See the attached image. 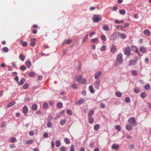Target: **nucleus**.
<instances>
[{"mask_svg":"<svg viewBox=\"0 0 151 151\" xmlns=\"http://www.w3.org/2000/svg\"><path fill=\"white\" fill-rule=\"evenodd\" d=\"M145 63H147V62H148L149 61V58L146 57L145 59Z\"/></svg>","mask_w":151,"mask_h":151,"instance_id":"774afa93","label":"nucleus"},{"mask_svg":"<svg viewBox=\"0 0 151 151\" xmlns=\"http://www.w3.org/2000/svg\"><path fill=\"white\" fill-rule=\"evenodd\" d=\"M115 128L118 131H120L121 129V127L119 125H116L115 127Z\"/></svg>","mask_w":151,"mask_h":151,"instance_id":"3c124183","label":"nucleus"},{"mask_svg":"<svg viewBox=\"0 0 151 151\" xmlns=\"http://www.w3.org/2000/svg\"><path fill=\"white\" fill-rule=\"evenodd\" d=\"M19 58L20 60L23 61L25 59V57L23 54H20L19 56Z\"/></svg>","mask_w":151,"mask_h":151,"instance_id":"c85d7f7f","label":"nucleus"},{"mask_svg":"<svg viewBox=\"0 0 151 151\" xmlns=\"http://www.w3.org/2000/svg\"><path fill=\"white\" fill-rule=\"evenodd\" d=\"M101 71H99L96 73L95 74V78L96 79H98V78L100 76L101 74Z\"/></svg>","mask_w":151,"mask_h":151,"instance_id":"6e6552de","label":"nucleus"},{"mask_svg":"<svg viewBox=\"0 0 151 151\" xmlns=\"http://www.w3.org/2000/svg\"><path fill=\"white\" fill-rule=\"evenodd\" d=\"M56 146L57 147H59L61 145L60 142L59 140H58L56 141Z\"/></svg>","mask_w":151,"mask_h":151,"instance_id":"cd10ccee","label":"nucleus"},{"mask_svg":"<svg viewBox=\"0 0 151 151\" xmlns=\"http://www.w3.org/2000/svg\"><path fill=\"white\" fill-rule=\"evenodd\" d=\"M126 129L128 131H131L132 129L131 125H127L126 126Z\"/></svg>","mask_w":151,"mask_h":151,"instance_id":"a211bd4d","label":"nucleus"},{"mask_svg":"<svg viewBox=\"0 0 151 151\" xmlns=\"http://www.w3.org/2000/svg\"><path fill=\"white\" fill-rule=\"evenodd\" d=\"M84 101V99L83 98H82L78 101L75 102L74 104L76 105H80L83 103Z\"/></svg>","mask_w":151,"mask_h":151,"instance_id":"0eeeda50","label":"nucleus"},{"mask_svg":"<svg viewBox=\"0 0 151 151\" xmlns=\"http://www.w3.org/2000/svg\"><path fill=\"white\" fill-rule=\"evenodd\" d=\"M140 50L142 53H145L147 52L146 48L143 47H141L140 48Z\"/></svg>","mask_w":151,"mask_h":151,"instance_id":"4468645a","label":"nucleus"},{"mask_svg":"<svg viewBox=\"0 0 151 151\" xmlns=\"http://www.w3.org/2000/svg\"><path fill=\"white\" fill-rule=\"evenodd\" d=\"M100 126L99 124H97L94 126V129L95 130H98L100 128Z\"/></svg>","mask_w":151,"mask_h":151,"instance_id":"aec40b11","label":"nucleus"},{"mask_svg":"<svg viewBox=\"0 0 151 151\" xmlns=\"http://www.w3.org/2000/svg\"><path fill=\"white\" fill-rule=\"evenodd\" d=\"M82 77L81 76H79L78 77L76 78V81L80 83L81 80H82Z\"/></svg>","mask_w":151,"mask_h":151,"instance_id":"2f4dec72","label":"nucleus"},{"mask_svg":"<svg viewBox=\"0 0 151 151\" xmlns=\"http://www.w3.org/2000/svg\"><path fill=\"white\" fill-rule=\"evenodd\" d=\"M115 22L117 24H120L124 22L123 20L119 21L118 20H115Z\"/></svg>","mask_w":151,"mask_h":151,"instance_id":"8fccbe9b","label":"nucleus"},{"mask_svg":"<svg viewBox=\"0 0 151 151\" xmlns=\"http://www.w3.org/2000/svg\"><path fill=\"white\" fill-rule=\"evenodd\" d=\"M86 92L85 91H83L82 92V94L84 96H86Z\"/></svg>","mask_w":151,"mask_h":151,"instance_id":"338daca9","label":"nucleus"},{"mask_svg":"<svg viewBox=\"0 0 151 151\" xmlns=\"http://www.w3.org/2000/svg\"><path fill=\"white\" fill-rule=\"evenodd\" d=\"M119 13L122 15L126 13V12L124 10H120L119 11Z\"/></svg>","mask_w":151,"mask_h":151,"instance_id":"a19ab883","label":"nucleus"},{"mask_svg":"<svg viewBox=\"0 0 151 151\" xmlns=\"http://www.w3.org/2000/svg\"><path fill=\"white\" fill-rule=\"evenodd\" d=\"M20 43L22 45L23 47H25L27 45V43L26 42H23V40H21L20 41Z\"/></svg>","mask_w":151,"mask_h":151,"instance_id":"412c9836","label":"nucleus"},{"mask_svg":"<svg viewBox=\"0 0 151 151\" xmlns=\"http://www.w3.org/2000/svg\"><path fill=\"white\" fill-rule=\"evenodd\" d=\"M3 51L5 52H7L9 51L8 48L6 47H4L2 49Z\"/></svg>","mask_w":151,"mask_h":151,"instance_id":"79ce46f5","label":"nucleus"},{"mask_svg":"<svg viewBox=\"0 0 151 151\" xmlns=\"http://www.w3.org/2000/svg\"><path fill=\"white\" fill-rule=\"evenodd\" d=\"M20 69L21 70L24 71L26 69V68L24 66L22 65Z\"/></svg>","mask_w":151,"mask_h":151,"instance_id":"4d7b16f0","label":"nucleus"},{"mask_svg":"<svg viewBox=\"0 0 151 151\" xmlns=\"http://www.w3.org/2000/svg\"><path fill=\"white\" fill-rule=\"evenodd\" d=\"M103 29L105 31H108L109 29V28L107 25H104L103 27Z\"/></svg>","mask_w":151,"mask_h":151,"instance_id":"a878e982","label":"nucleus"},{"mask_svg":"<svg viewBox=\"0 0 151 151\" xmlns=\"http://www.w3.org/2000/svg\"><path fill=\"white\" fill-rule=\"evenodd\" d=\"M64 141L66 143L68 144L70 143V141L69 139L68 138H66L64 139Z\"/></svg>","mask_w":151,"mask_h":151,"instance_id":"f704fd0d","label":"nucleus"},{"mask_svg":"<svg viewBox=\"0 0 151 151\" xmlns=\"http://www.w3.org/2000/svg\"><path fill=\"white\" fill-rule=\"evenodd\" d=\"M22 111L23 113L26 114L28 112V109L26 106H24L22 109Z\"/></svg>","mask_w":151,"mask_h":151,"instance_id":"1a4fd4ad","label":"nucleus"},{"mask_svg":"<svg viewBox=\"0 0 151 151\" xmlns=\"http://www.w3.org/2000/svg\"><path fill=\"white\" fill-rule=\"evenodd\" d=\"M132 49L134 51H136L137 53L139 52L138 49L135 46H133L132 47Z\"/></svg>","mask_w":151,"mask_h":151,"instance_id":"c756f323","label":"nucleus"},{"mask_svg":"<svg viewBox=\"0 0 151 151\" xmlns=\"http://www.w3.org/2000/svg\"><path fill=\"white\" fill-rule=\"evenodd\" d=\"M33 140L32 139H29L26 142V143L28 144H30L33 142Z\"/></svg>","mask_w":151,"mask_h":151,"instance_id":"a18cd8bd","label":"nucleus"},{"mask_svg":"<svg viewBox=\"0 0 151 151\" xmlns=\"http://www.w3.org/2000/svg\"><path fill=\"white\" fill-rule=\"evenodd\" d=\"M43 137L44 138H47L48 137V134L47 133H45L44 134Z\"/></svg>","mask_w":151,"mask_h":151,"instance_id":"13d9d810","label":"nucleus"},{"mask_svg":"<svg viewBox=\"0 0 151 151\" xmlns=\"http://www.w3.org/2000/svg\"><path fill=\"white\" fill-rule=\"evenodd\" d=\"M144 33L147 36H149L151 35L150 32L147 29H145L144 30Z\"/></svg>","mask_w":151,"mask_h":151,"instance_id":"9b49d317","label":"nucleus"},{"mask_svg":"<svg viewBox=\"0 0 151 151\" xmlns=\"http://www.w3.org/2000/svg\"><path fill=\"white\" fill-rule=\"evenodd\" d=\"M72 87L73 88H76L77 87V85L75 84H72Z\"/></svg>","mask_w":151,"mask_h":151,"instance_id":"0e129e2a","label":"nucleus"},{"mask_svg":"<svg viewBox=\"0 0 151 151\" xmlns=\"http://www.w3.org/2000/svg\"><path fill=\"white\" fill-rule=\"evenodd\" d=\"M116 95L118 97H120L122 96V93L119 91L115 93Z\"/></svg>","mask_w":151,"mask_h":151,"instance_id":"c9c22d12","label":"nucleus"},{"mask_svg":"<svg viewBox=\"0 0 151 151\" xmlns=\"http://www.w3.org/2000/svg\"><path fill=\"white\" fill-rule=\"evenodd\" d=\"M65 148L64 146H62L60 148L61 151H65Z\"/></svg>","mask_w":151,"mask_h":151,"instance_id":"69168bd1","label":"nucleus"},{"mask_svg":"<svg viewBox=\"0 0 151 151\" xmlns=\"http://www.w3.org/2000/svg\"><path fill=\"white\" fill-rule=\"evenodd\" d=\"M122 55L121 53L118 54L117 57V61L119 63H121L122 61Z\"/></svg>","mask_w":151,"mask_h":151,"instance_id":"39448f33","label":"nucleus"},{"mask_svg":"<svg viewBox=\"0 0 151 151\" xmlns=\"http://www.w3.org/2000/svg\"><path fill=\"white\" fill-rule=\"evenodd\" d=\"M66 121L65 120H62L60 122V124L61 125H63L65 123Z\"/></svg>","mask_w":151,"mask_h":151,"instance_id":"6e6d98bb","label":"nucleus"},{"mask_svg":"<svg viewBox=\"0 0 151 151\" xmlns=\"http://www.w3.org/2000/svg\"><path fill=\"white\" fill-rule=\"evenodd\" d=\"M35 76V72H30L29 74V77H33Z\"/></svg>","mask_w":151,"mask_h":151,"instance_id":"e433bc0d","label":"nucleus"},{"mask_svg":"<svg viewBox=\"0 0 151 151\" xmlns=\"http://www.w3.org/2000/svg\"><path fill=\"white\" fill-rule=\"evenodd\" d=\"M10 147L11 148H14L16 147V146L14 144L10 145Z\"/></svg>","mask_w":151,"mask_h":151,"instance_id":"e2e57ef3","label":"nucleus"},{"mask_svg":"<svg viewBox=\"0 0 151 151\" xmlns=\"http://www.w3.org/2000/svg\"><path fill=\"white\" fill-rule=\"evenodd\" d=\"M47 126L48 128H50L52 127V123L49 121H48L47 123Z\"/></svg>","mask_w":151,"mask_h":151,"instance_id":"ea45409f","label":"nucleus"},{"mask_svg":"<svg viewBox=\"0 0 151 151\" xmlns=\"http://www.w3.org/2000/svg\"><path fill=\"white\" fill-rule=\"evenodd\" d=\"M138 58H137L135 60H131L129 62V65H134L136 64Z\"/></svg>","mask_w":151,"mask_h":151,"instance_id":"7ed1b4c3","label":"nucleus"},{"mask_svg":"<svg viewBox=\"0 0 151 151\" xmlns=\"http://www.w3.org/2000/svg\"><path fill=\"white\" fill-rule=\"evenodd\" d=\"M36 41V40L35 38H33L31 39V43L30 44L31 46H34L35 45V42Z\"/></svg>","mask_w":151,"mask_h":151,"instance_id":"f8f14e48","label":"nucleus"},{"mask_svg":"<svg viewBox=\"0 0 151 151\" xmlns=\"http://www.w3.org/2000/svg\"><path fill=\"white\" fill-rule=\"evenodd\" d=\"M144 88L146 90H148L151 89V87L149 84H147L145 85V86Z\"/></svg>","mask_w":151,"mask_h":151,"instance_id":"b1692460","label":"nucleus"},{"mask_svg":"<svg viewBox=\"0 0 151 151\" xmlns=\"http://www.w3.org/2000/svg\"><path fill=\"white\" fill-rule=\"evenodd\" d=\"M100 83V80L99 79L96 81L94 82V86L95 88L98 89Z\"/></svg>","mask_w":151,"mask_h":151,"instance_id":"423d86ee","label":"nucleus"},{"mask_svg":"<svg viewBox=\"0 0 151 151\" xmlns=\"http://www.w3.org/2000/svg\"><path fill=\"white\" fill-rule=\"evenodd\" d=\"M11 140L12 142L14 143L16 141V139L15 137H12L11 139Z\"/></svg>","mask_w":151,"mask_h":151,"instance_id":"de8ad7c7","label":"nucleus"},{"mask_svg":"<svg viewBox=\"0 0 151 151\" xmlns=\"http://www.w3.org/2000/svg\"><path fill=\"white\" fill-rule=\"evenodd\" d=\"M75 146L73 145H72L70 148V151H75Z\"/></svg>","mask_w":151,"mask_h":151,"instance_id":"c03bdc74","label":"nucleus"},{"mask_svg":"<svg viewBox=\"0 0 151 151\" xmlns=\"http://www.w3.org/2000/svg\"><path fill=\"white\" fill-rule=\"evenodd\" d=\"M25 81V79L23 78L21 79L19 82H18V85L19 86L22 85L23 84Z\"/></svg>","mask_w":151,"mask_h":151,"instance_id":"5701e85b","label":"nucleus"},{"mask_svg":"<svg viewBox=\"0 0 151 151\" xmlns=\"http://www.w3.org/2000/svg\"><path fill=\"white\" fill-rule=\"evenodd\" d=\"M29 87V84L28 83H25L23 86V88L24 89H26L28 88Z\"/></svg>","mask_w":151,"mask_h":151,"instance_id":"7c9ffc66","label":"nucleus"},{"mask_svg":"<svg viewBox=\"0 0 151 151\" xmlns=\"http://www.w3.org/2000/svg\"><path fill=\"white\" fill-rule=\"evenodd\" d=\"M43 106L44 109H47L48 107V104L47 103H44L43 104Z\"/></svg>","mask_w":151,"mask_h":151,"instance_id":"49530a36","label":"nucleus"},{"mask_svg":"<svg viewBox=\"0 0 151 151\" xmlns=\"http://www.w3.org/2000/svg\"><path fill=\"white\" fill-rule=\"evenodd\" d=\"M119 145H118L114 144L112 146V148L115 150H117L119 148Z\"/></svg>","mask_w":151,"mask_h":151,"instance_id":"6ab92c4d","label":"nucleus"},{"mask_svg":"<svg viewBox=\"0 0 151 151\" xmlns=\"http://www.w3.org/2000/svg\"><path fill=\"white\" fill-rule=\"evenodd\" d=\"M37 108V106L36 104H34L32 105L31 107V109L33 110H36Z\"/></svg>","mask_w":151,"mask_h":151,"instance_id":"f3484780","label":"nucleus"},{"mask_svg":"<svg viewBox=\"0 0 151 151\" xmlns=\"http://www.w3.org/2000/svg\"><path fill=\"white\" fill-rule=\"evenodd\" d=\"M86 83V80L85 79H82L80 83L85 84Z\"/></svg>","mask_w":151,"mask_h":151,"instance_id":"5fc2aeb1","label":"nucleus"},{"mask_svg":"<svg viewBox=\"0 0 151 151\" xmlns=\"http://www.w3.org/2000/svg\"><path fill=\"white\" fill-rule=\"evenodd\" d=\"M58 108H61L63 107V104L61 102L58 103L57 105Z\"/></svg>","mask_w":151,"mask_h":151,"instance_id":"37998d69","label":"nucleus"},{"mask_svg":"<svg viewBox=\"0 0 151 151\" xmlns=\"http://www.w3.org/2000/svg\"><path fill=\"white\" fill-rule=\"evenodd\" d=\"M94 111L93 110L90 109L89 110L88 113V117H91L93 115Z\"/></svg>","mask_w":151,"mask_h":151,"instance_id":"2eb2a0df","label":"nucleus"},{"mask_svg":"<svg viewBox=\"0 0 151 151\" xmlns=\"http://www.w3.org/2000/svg\"><path fill=\"white\" fill-rule=\"evenodd\" d=\"M101 38L102 40L104 41H105L106 40V38L105 36L104 35L101 36Z\"/></svg>","mask_w":151,"mask_h":151,"instance_id":"09e8293b","label":"nucleus"},{"mask_svg":"<svg viewBox=\"0 0 151 151\" xmlns=\"http://www.w3.org/2000/svg\"><path fill=\"white\" fill-rule=\"evenodd\" d=\"M131 52L130 48L129 47H126L124 51V54L125 55L129 56Z\"/></svg>","mask_w":151,"mask_h":151,"instance_id":"20e7f679","label":"nucleus"},{"mask_svg":"<svg viewBox=\"0 0 151 151\" xmlns=\"http://www.w3.org/2000/svg\"><path fill=\"white\" fill-rule=\"evenodd\" d=\"M25 64L27 66L28 68H30L32 65L31 62L29 60L26 61L25 62Z\"/></svg>","mask_w":151,"mask_h":151,"instance_id":"dca6fc26","label":"nucleus"},{"mask_svg":"<svg viewBox=\"0 0 151 151\" xmlns=\"http://www.w3.org/2000/svg\"><path fill=\"white\" fill-rule=\"evenodd\" d=\"M146 93L145 92L142 93L140 94V96L142 98H144L146 96Z\"/></svg>","mask_w":151,"mask_h":151,"instance_id":"473e14b6","label":"nucleus"},{"mask_svg":"<svg viewBox=\"0 0 151 151\" xmlns=\"http://www.w3.org/2000/svg\"><path fill=\"white\" fill-rule=\"evenodd\" d=\"M89 90L90 92L92 93H94V90L93 88V87L92 86H91L89 87Z\"/></svg>","mask_w":151,"mask_h":151,"instance_id":"393cba45","label":"nucleus"},{"mask_svg":"<svg viewBox=\"0 0 151 151\" xmlns=\"http://www.w3.org/2000/svg\"><path fill=\"white\" fill-rule=\"evenodd\" d=\"M88 36V35H86V36H85V37L84 39L83 40V42H82L83 43L84 42H85L87 40Z\"/></svg>","mask_w":151,"mask_h":151,"instance_id":"bf43d9fd","label":"nucleus"},{"mask_svg":"<svg viewBox=\"0 0 151 151\" xmlns=\"http://www.w3.org/2000/svg\"><path fill=\"white\" fill-rule=\"evenodd\" d=\"M116 47L114 45H112L111 48V52L112 53H114L116 51Z\"/></svg>","mask_w":151,"mask_h":151,"instance_id":"9d476101","label":"nucleus"},{"mask_svg":"<svg viewBox=\"0 0 151 151\" xmlns=\"http://www.w3.org/2000/svg\"><path fill=\"white\" fill-rule=\"evenodd\" d=\"M71 42V40L68 39V40H65L63 42V45H64L66 43L68 44H70Z\"/></svg>","mask_w":151,"mask_h":151,"instance_id":"4be33fe9","label":"nucleus"},{"mask_svg":"<svg viewBox=\"0 0 151 151\" xmlns=\"http://www.w3.org/2000/svg\"><path fill=\"white\" fill-rule=\"evenodd\" d=\"M128 122L132 125L135 126L137 125L136 119L135 117H133L129 118L128 120Z\"/></svg>","mask_w":151,"mask_h":151,"instance_id":"f03ea898","label":"nucleus"},{"mask_svg":"<svg viewBox=\"0 0 151 151\" xmlns=\"http://www.w3.org/2000/svg\"><path fill=\"white\" fill-rule=\"evenodd\" d=\"M106 49V46L104 45L100 48V50L101 51H105Z\"/></svg>","mask_w":151,"mask_h":151,"instance_id":"72a5a7b5","label":"nucleus"},{"mask_svg":"<svg viewBox=\"0 0 151 151\" xmlns=\"http://www.w3.org/2000/svg\"><path fill=\"white\" fill-rule=\"evenodd\" d=\"M134 91L136 93H138L139 92V89L137 88H134Z\"/></svg>","mask_w":151,"mask_h":151,"instance_id":"603ef678","label":"nucleus"},{"mask_svg":"<svg viewBox=\"0 0 151 151\" xmlns=\"http://www.w3.org/2000/svg\"><path fill=\"white\" fill-rule=\"evenodd\" d=\"M119 36L122 38L123 39H125L126 37V36L124 33L121 34Z\"/></svg>","mask_w":151,"mask_h":151,"instance_id":"58836bf2","label":"nucleus"},{"mask_svg":"<svg viewBox=\"0 0 151 151\" xmlns=\"http://www.w3.org/2000/svg\"><path fill=\"white\" fill-rule=\"evenodd\" d=\"M101 16L99 14H95L92 17V20L94 22H97L100 21L101 20Z\"/></svg>","mask_w":151,"mask_h":151,"instance_id":"f257e3e1","label":"nucleus"},{"mask_svg":"<svg viewBox=\"0 0 151 151\" xmlns=\"http://www.w3.org/2000/svg\"><path fill=\"white\" fill-rule=\"evenodd\" d=\"M131 73L132 75L133 76H137V72L135 70H132Z\"/></svg>","mask_w":151,"mask_h":151,"instance_id":"bb28decb","label":"nucleus"},{"mask_svg":"<svg viewBox=\"0 0 151 151\" xmlns=\"http://www.w3.org/2000/svg\"><path fill=\"white\" fill-rule=\"evenodd\" d=\"M90 146L91 148H93L94 147V143L93 142H91L90 144Z\"/></svg>","mask_w":151,"mask_h":151,"instance_id":"052dcab7","label":"nucleus"},{"mask_svg":"<svg viewBox=\"0 0 151 151\" xmlns=\"http://www.w3.org/2000/svg\"><path fill=\"white\" fill-rule=\"evenodd\" d=\"M125 101L126 102L129 103L130 101V99L129 97H127L125 98Z\"/></svg>","mask_w":151,"mask_h":151,"instance_id":"864d4df0","label":"nucleus"},{"mask_svg":"<svg viewBox=\"0 0 151 151\" xmlns=\"http://www.w3.org/2000/svg\"><path fill=\"white\" fill-rule=\"evenodd\" d=\"M118 9V7L116 6H115L113 7L112 8V11H116Z\"/></svg>","mask_w":151,"mask_h":151,"instance_id":"680f3d73","label":"nucleus"},{"mask_svg":"<svg viewBox=\"0 0 151 151\" xmlns=\"http://www.w3.org/2000/svg\"><path fill=\"white\" fill-rule=\"evenodd\" d=\"M88 118L89 123L91 124H92L94 121V119L92 118L91 117Z\"/></svg>","mask_w":151,"mask_h":151,"instance_id":"4c0bfd02","label":"nucleus"},{"mask_svg":"<svg viewBox=\"0 0 151 151\" xmlns=\"http://www.w3.org/2000/svg\"><path fill=\"white\" fill-rule=\"evenodd\" d=\"M15 102L14 101H12L9 103L7 105L8 108H10L14 106L15 104Z\"/></svg>","mask_w":151,"mask_h":151,"instance_id":"ddd939ff","label":"nucleus"}]
</instances>
